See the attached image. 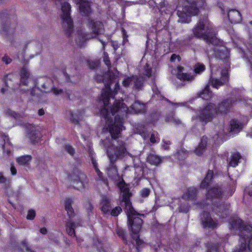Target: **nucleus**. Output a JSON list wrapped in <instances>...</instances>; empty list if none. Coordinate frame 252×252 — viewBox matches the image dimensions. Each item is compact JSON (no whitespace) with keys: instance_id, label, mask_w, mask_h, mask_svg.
Instances as JSON below:
<instances>
[{"instance_id":"f03ea898","label":"nucleus","mask_w":252,"mask_h":252,"mask_svg":"<svg viewBox=\"0 0 252 252\" xmlns=\"http://www.w3.org/2000/svg\"><path fill=\"white\" fill-rule=\"evenodd\" d=\"M118 187L121 193H123L122 205L125 206V211L128 219L129 229L131 232V235L133 240L132 243L135 245L137 250H139L140 248L145 245L144 241L139 237V233L141 229L143 221L137 216L138 214L131 206L129 200L130 193L127 185L122 180L118 183Z\"/></svg>"},{"instance_id":"7ed1b4c3","label":"nucleus","mask_w":252,"mask_h":252,"mask_svg":"<svg viewBox=\"0 0 252 252\" xmlns=\"http://www.w3.org/2000/svg\"><path fill=\"white\" fill-rule=\"evenodd\" d=\"M110 141L105 140L104 145L106 149L107 156L110 160V164L107 168V174L109 177L114 179H119L118 170L115 164L116 161L125 157L127 152L125 143L122 141H117L113 138Z\"/></svg>"},{"instance_id":"423d86ee","label":"nucleus","mask_w":252,"mask_h":252,"mask_svg":"<svg viewBox=\"0 0 252 252\" xmlns=\"http://www.w3.org/2000/svg\"><path fill=\"white\" fill-rule=\"evenodd\" d=\"M236 102L237 100L232 102L231 100H226L220 104L217 108L213 103H210L201 109L196 117L192 118V121L195 124H201V126L205 124L213 119L215 114L225 113Z\"/></svg>"},{"instance_id":"338daca9","label":"nucleus","mask_w":252,"mask_h":252,"mask_svg":"<svg viewBox=\"0 0 252 252\" xmlns=\"http://www.w3.org/2000/svg\"><path fill=\"white\" fill-rule=\"evenodd\" d=\"M44 113V111L43 109L39 110V111H38L39 115L41 116V115H43Z\"/></svg>"},{"instance_id":"603ef678","label":"nucleus","mask_w":252,"mask_h":252,"mask_svg":"<svg viewBox=\"0 0 252 252\" xmlns=\"http://www.w3.org/2000/svg\"><path fill=\"white\" fill-rule=\"evenodd\" d=\"M99 64L98 62H93V61H89L88 62V66L91 68H95Z\"/></svg>"},{"instance_id":"c85d7f7f","label":"nucleus","mask_w":252,"mask_h":252,"mask_svg":"<svg viewBox=\"0 0 252 252\" xmlns=\"http://www.w3.org/2000/svg\"><path fill=\"white\" fill-rule=\"evenodd\" d=\"M69 118L74 124H78V122L82 118V113L80 111L69 112Z\"/></svg>"},{"instance_id":"49530a36","label":"nucleus","mask_w":252,"mask_h":252,"mask_svg":"<svg viewBox=\"0 0 252 252\" xmlns=\"http://www.w3.org/2000/svg\"><path fill=\"white\" fill-rule=\"evenodd\" d=\"M65 150L70 155H73L74 153V150L73 148L69 145H66L64 147Z\"/></svg>"},{"instance_id":"aec40b11","label":"nucleus","mask_w":252,"mask_h":252,"mask_svg":"<svg viewBox=\"0 0 252 252\" xmlns=\"http://www.w3.org/2000/svg\"><path fill=\"white\" fill-rule=\"evenodd\" d=\"M207 143V138L205 136L202 137L198 146L194 150V153L198 156L202 155L205 151Z\"/></svg>"},{"instance_id":"7c9ffc66","label":"nucleus","mask_w":252,"mask_h":252,"mask_svg":"<svg viewBox=\"0 0 252 252\" xmlns=\"http://www.w3.org/2000/svg\"><path fill=\"white\" fill-rule=\"evenodd\" d=\"M32 160L31 156L25 155L17 158L16 161L19 164L21 165H29Z\"/></svg>"},{"instance_id":"9b49d317","label":"nucleus","mask_w":252,"mask_h":252,"mask_svg":"<svg viewBox=\"0 0 252 252\" xmlns=\"http://www.w3.org/2000/svg\"><path fill=\"white\" fill-rule=\"evenodd\" d=\"M70 5L68 2H64L62 3V14H61V18L62 25L68 36L71 35L73 29L72 21L70 16Z\"/></svg>"},{"instance_id":"a878e982","label":"nucleus","mask_w":252,"mask_h":252,"mask_svg":"<svg viewBox=\"0 0 252 252\" xmlns=\"http://www.w3.org/2000/svg\"><path fill=\"white\" fill-rule=\"evenodd\" d=\"M162 161V158L159 156L153 154H150L147 157V161L151 164L158 165Z\"/></svg>"},{"instance_id":"bb28decb","label":"nucleus","mask_w":252,"mask_h":252,"mask_svg":"<svg viewBox=\"0 0 252 252\" xmlns=\"http://www.w3.org/2000/svg\"><path fill=\"white\" fill-rule=\"evenodd\" d=\"M152 90L153 94L152 96V99L158 100H160L164 101H168V100L165 98L160 94V92L156 86L153 85L152 86Z\"/></svg>"},{"instance_id":"a211bd4d","label":"nucleus","mask_w":252,"mask_h":252,"mask_svg":"<svg viewBox=\"0 0 252 252\" xmlns=\"http://www.w3.org/2000/svg\"><path fill=\"white\" fill-rule=\"evenodd\" d=\"M228 18L231 23H239L241 21V15L239 11L236 9H231L227 12Z\"/></svg>"},{"instance_id":"37998d69","label":"nucleus","mask_w":252,"mask_h":252,"mask_svg":"<svg viewBox=\"0 0 252 252\" xmlns=\"http://www.w3.org/2000/svg\"><path fill=\"white\" fill-rule=\"evenodd\" d=\"M122 212V209L120 207H116L113 209L111 212V215L113 216L116 217Z\"/></svg>"},{"instance_id":"393cba45","label":"nucleus","mask_w":252,"mask_h":252,"mask_svg":"<svg viewBox=\"0 0 252 252\" xmlns=\"http://www.w3.org/2000/svg\"><path fill=\"white\" fill-rule=\"evenodd\" d=\"M200 96L203 99L208 100L211 99L212 101H213L215 99V96H214L212 92H211L208 86H206L202 91L200 94Z\"/></svg>"},{"instance_id":"473e14b6","label":"nucleus","mask_w":252,"mask_h":252,"mask_svg":"<svg viewBox=\"0 0 252 252\" xmlns=\"http://www.w3.org/2000/svg\"><path fill=\"white\" fill-rule=\"evenodd\" d=\"M30 74L26 67L22 68L21 71V83L25 86H27V81L29 79Z\"/></svg>"},{"instance_id":"09e8293b","label":"nucleus","mask_w":252,"mask_h":252,"mask_svg":"<svg viewBox=\"0 0 252 252\" xmlns=\"http://www.w3.org/2000/svg\"><path fill=\"white\" fill-rule=\"evenodd\" d=\"M6 113L9 115V116H11L16 119H17L19 117V114L9 109L7 110L6 111Z\"/></svg>"},{"instance_id":"a18cd8bd","label":"nucleus","mask_w":252,"mask_h":252,"mask_svg":"<svg viewBox=\"0 0 252 252\" xmlns=\"http://www.w3.org/2000/svg\"><path fill=\"white\" fill-rule=\"evenodd\" d=\"M150 190L149 189L144 188L140 191V195L142 197H147L149 196Z\"/></svg>"},{"instance_id":"f704fd0d","label":"nucleus","mask_w":252,"mask_h":252,"mask_svg":"<svg viewBox=\"0 0 252 252\" xmlns=\"http://www.w3.org/2000/svg\"><path fill=\"white\" fill-rule=\"evenodd\" d=\"M13 32V29L9 28V26L7 25H3L0 30V34L4 37H6Z\"/></svg>"},{"instance_id":"c756f323","label":"nucleus","mask_w":252,"mask_h":252,"mask_svg":"<svg viewBox=\"0 0 252 252\" xmlns=\"http://www.w3.org/2000/svg\"><path fill=\"white\" fill-rule=\"evenodd\" d=\"M72 202V200L70 198H66L64 201L65 209L69 217H72L74 214L73 209L71 206Z\"/></svg>"},{"instance_id":"39448f33","label":"nucleus","mask_w":252,"mask_h":252,"mask_svg":"<svg viewBox=\"0 0 252 252\" xmlns=\"http://www.w3.org/2000/svg\"><path fill=\"white\" fill-rule=\"evenodd\" d=\"M230 229L239 231L240 245L236 247L233 252H251L252 251V226L243 224L242 220L235 217L230 221Z\"/></svg>"},{"instance_id":"72a5a7b5","label":"nucleus","mask_w":252,"mask_h":252,"mask_svg":"<svg viewBox=\"0 0 252 252\" xmlns=\"http://www.w3.org/2000/svg\"><path fill=\"white\" fill-rule=\"evenodd\" d=\"M133 130L135 133L139 134L144 139L146 137L147 134L146 133L145 128L143 125L139 124L135 125Z\"/></svg>"},{"instance_id":"5fc2aeb1","label":"nucleus","mask_w":252,"mask_h":252,"mask_svg":"<svg viewBox=\"0 0 252 252\" xmlns=\"http://www.w3.org/2000/svg\"><path fill=\"white\" fill-rule=\"evenodd\" d=\"M170 144V142L169 141H167V140H163L162 141V147L165 149V150H167L169 146V145Z\"/></svg>"},{"instance_id":"2f4dec72","label":"nucleus","mask_w":252,"mask_h":252,"mask_svg":"<svg viewBox=\"0 0 252 252\" xmlns=\"http://www.w3.org/2000/svg\"><path fill=\"white\" fill-rule=\"evenodd\" d=\"M241 158V156L239 153H235L233 154L231 157L229 165L233 167H236L238 165Z\"/></svg>"},{"instance_id":"680f3d73","label":"nucleus","mask_w":252,"mask_h":252,"mask_svg":"<svg viewBox=\"0 0 252 252\" xmlns=\"http://www.w3.org/2000/svg\"><path fill=\"white\" fill-rule=\"evenodd\" d=\"M186 104V103H172L173 107H174L175 108L185 106Z\"/></svg>"},{"instance_id":"e433bc0d","label":"nucleus","mask_w":252,"mask_h":252,"mask_svg":"<svg viewBox=\"0 0 252 252\" xmlns=\"http://www.w3.org/2000/svg\"><path fill=\"white\" fill-rule=\"evenodd\" d=\"M92 163L93 165V166L95 170V172L98 177L99 180L103 181L105 182V181L103 180L102 173L98 169L97 167L96 161L93 157L92 158Z\"/></svg>"},{"instance_id":"4be33fe9","label":"nucleus","mask_w":252,"mask_h":252,"mask_svg":"<svg viewBox=\"0 0 252 252\" xmlns=\"http://www.w3.org/2000/svg\"><path fill=\"white\" fill-rule=\"evenodd\" d=\"M86 176L83 174H80L79 180L74 181L73 186L74 188L78 190H81L85 188L86 183Z\"/></svg>"},{"instance_id":"f8f14e48","label":"nucleus","mask_w":252,"mask_h":252,"mask_svg":"<svg viewBox=\"0 0 252 252\" xmlns=\"http://www.w3.org/2000/svg\"><path fill=\"white\" fill-rule=\"evenodd\" d=\"M228 80V73L226 70H217L215 71L214 67L211 66V76L210 82L212 86L218 89L224 84Z\"/></svg>"},{"instance_id":"0e129e2a","label":"nucleus","mask_w":252,"mask_h":252,"mask_svg":"<svg viewBox=\"0 0 252 252\" xmlns=\"http://www.w3.org/2000/svg\"><path fill=\"white\" fill-rule=\"evenodd\" d=\"M40 233H42V234H45L47 233V229L45 228H41L40 230Z\"/></svg>"},{"instance_id":"8fccbe9b","label":"nucleus","mask_w":252,"mask_h":252,"mask_svg":"<svg viewBox=\"0 0 252 252\" xmlns=\"http://www.w3.org/2000/svg\"><path fill=\"white\" fill-rule=\"evenodd\" d=\"M116 232L120 237H121L123 239V240H125V233L122 229L117 228Z\"/></svg>"},{"instance_id":"bf43d9fd","label":"nucleus","mask_w":252,"mask_h":252,"mask_svg":"<svg viewBox=\"0 0 252 252\" xmlns=\"http://www.w3.org/2000/svg\"><path fill=\"white\" fill-rule=\"evenodd\" d=\"M207 251L208 252H217V247L216 246H213L210 247V246L207 247Z\"/></svg>"},{"instance_id":"412c9836","label":"nucleus","mask_w":252,"mask_h":252,"mask_svg":"<svg viewBox=\"0 0 252 252\" xmlns=\"http://www.w3.org/2000/svg\"><path fill=\"white\" fill-rule=\"evenodd\" d=\"M196 193V189L195 188H189L185 190L182 198L185 200H192L195 197Z\"/></svg>"},{"instance_id":"6e6552de","label":"nucleus","mask_w":252,"mask_h":252,"mask_svg":"<svg viewBox=\"0 0 252 252\" xmlns=\"http://www.w3.org/2000/svg\"><path fill=\"white\" fill-rule=\"evenodd\" d=\"M205 6L204 0H180L177 6V15L179 22L188 23L190 17L195 16Z\"/></svg>"},{"instance_id":"5701e85b","label":"nucleus","mask_w":252,"mask_h":252,"mask_svg":"<svg viewBox=\"0 0 252 252\" xmlns=\"http://www.w3.org/2000/svg\"><path fill=\"white\" fill-rule=\"evenodd\" d=\"M154 3L157 7H158L161 13L162 14L163 12L167 14L170 15L171 12L170 10L164 9L165 6L164 0H152L150 1V4L152 5V3Z\"/></svg>"},{"instance_id":"de8ad7c7","label":"nucleus","mask_w":252,"mask_h":252,"mask_svg":"<svg viewBox=\"0 0 252 252\" xmlns=\"http://www.w3.org/2000/svg\"><path fill=\"white\" fill-rule=\"evenodd\" d=\"M9 182V180L5 177L2 173L0 172V184H6Z\"/></svg>"},{"instance_id":"b1692460","label":"nucleus","mask_w":252,"mask_h":252,"mask_svg":"<svg viewBox=\"0 0 252 252\" xmlns=\"http://www.w3.org/2000/svg\"><path fill=\"white\" fill-rule=\"evenodd\" d=\"M213 177V171L209 170L204 179L202 181L200 187L202 189L206 188L211 183Z\"/></svg>"},{"instance_id":"f3484780","label":"nucleus","mask_w":252,"mask_h":252,"mask_svg":"<svg viewBox=\"0 0 252 252\" xmlns=\"http://www.w3.org/2000/svg\"><path fill=\"white\" fill-rule=\"evenodd\" d=\"M0 148L2 150L3 153L6 152L7 154L10 153L12 146L7 136L0 137Z\"/></svg>"},{"instance_id":"ddd939ff","label":"nucleus","mask_w":252,"mask_h":252,"mask_svg":"<svg viewBox=\"0 0 252 252\" xmlns=\"http://www.w3.org/2000/svg\"><path fill=\"white\" fill-rule=\"evenodd\" d=\"M243 127V124L242 123L236 120H233L230 122V128L227 129L226 131L224 129L223 126H219L218 128H219V131L214 138L217 141L224 140L223 137L225 134L230 132H239Z\"/></svg>"},{"instance_id":"2eb2a0df","label":"nucleus","mask_w":252,"mask_h":252,"mask_svg":"<svg viewBox=\"0 0 252 252\" xmlns=\"http://www.w3.org/2000/svg\"><path fill=\"white\" fill-rule=\"evenodd\" d=\"M214 54H211L208 53L209 56H214L217 58L220 59H226L229 55V50L224 46H216L214 48Z\"/></svg>"},{"instance_id":"f257e3e1","label":"nucleus","mask_w":252,"mask_h":252,"mask_svg":"<svg viewBox=\"0 0 252 252\" xmlns=\"http://www.w3.org/2000/svg\"><path fill=\"white\" fill-rule=\"evenodd\" d=\"M103 55V61L109 70L110 62L108 54L104 52ZM118 74L117 70L114 72H110L109 70L104 76L97 75L95 77L96 81H102L105 86L99 101V103L103 106V108L100 110V115L106 122L103 131L108 132L114 139L118 138L120 132L125 129L123 124L126 114L142 113L145 109V105L138 101H135L128 108L125 103L122 102L123 100H117L115 98L113 106L108 110V104L110 99H114L115 95L119 92L123 94V91H120L119 83L115 81Z\"/></svg>"},{"instance_id":"6ab92c4d","label":"nucleus","mask_w":252,"mask_h":252,"mask_svg":"<svg viewBox=\"0 0 252 252\" xmlns=\"http://www.w3.org/2000/svg\"><path fill=\"white\" fill-rule=\"evenodd\" d=\"M79 5L80 11L82 14L87 15L91 12L90 4L86 0H75Z\"/></svg>"},{"instance_id":"052dcab7","label":"nucleus","mask_w":252,"mask_h":252,"mask_svg":"<svg viewBox=\"0 0 252 252\" xmlns=\"http://www.w3.org/2000/svg\"><path fill=\"white\" fill-rule=\"evenodd\" d=\"M10 171L12 175H15L17 173V170L13 165L11 166Z\"/></svg>"},{"instance_id":"13d9d810","label":"nucleus","mask_w":252,"mask_h":252,"mask_svg":"<svg viewBox=\"0 0 252 252\" xmlns=\"http://www.w3.org/2000/svg\"><path fill=\"white\" fill-rule=\"evenodd\" d=\"M244 194L245 195L247 194L250 195V196H252V189L251 188H247L245 190Z\"/></svg>"},{"instance_id":"a19ab883","label":"nucleus","mask_w":252,"mask_h":252,"mask_svg":"<svg viewBox=\"0 0 252 252\" xmlns=\"http://www.w3.org/2000/svg\"><path fill=\"white\" fill-rule=\"evenodd\" d=\"M205 65L200 63H197L194 66V71L195 74H200L205 70Z\"/></svg>"},{"instance_id":"ea45409f","label":"nucleus","mask_w":252,"mask_h":252,"mask_svg":"<svg viewBox=\"0 0 252 252\" xmlns=\"http://www.w3.org/2000/svg\"><path fill=\"white\" fill-rule=\"evenodd\" d=\"M188 153L187 150L181 149L175 155V157L179 159H183L187 157Z\"/></svg>"},{"instance_id":"3c124183","label":"nucleus","mask_w":252,"mask_h":252,"mask_svg":"<svg viewBox=\"0 0 252 252\" xmlns=\"http://www.w3.org/2000/svg\"><path fill=\"white\" fill-rule=\"evenodd\" d=\"M157 133H153L151 135V138H150V141L152 143H155L158 141V139L157 137Z\"/></svg>"},{"instance_id":"4c0bfd02","label":"nucleus","mask_w":252,"mask_h":252,"mask_svg":"<svg viewBox=\"0 0 252 252\" xmlns=\"http://www.w3.org/2000/svg\"><path fill=\"white\" fill-rule=\"evenodd\" d=\"M76 227V224L68 222L66 225V232L68 234L71 236H75L74 228Z\"/></svg>"},{"instance_id":"c03bdc74","label":"nucleus","mask_w":252,"mask_h":252,"mask_svg":"<svg viewBox=\"0 0 252 252\" xmlns=\"http://www.w3.org/2000/svg\"><path fill=\"white\" fill-rule=\"evenodd\" d=\"M35 216V212L33 210H30L28 212V215L27 216V219L28 220H33Z\"/></svg>"},{"instance_id":"6e6d98bb","label":"nucleus","mask_w":252,"mask_h":252,"mask_svg":"<svg viewBox=\"0 0 252 252\" xmlns=\"http://www.w3.org/2000/svg\"><path fill=\"white\" fill-rule=\"evenodd\" d=\"M52 91L55 95L60 94L63 93V90L57 88H53Z\"/></svg>"},{"instance_id":"c9c22d12","label":"nucleus","mask_w":252,"mask_h":252,"mask_svg":"<svg viewBox=\"0 0 252 252\" xmlns=\"http://www.w3.org/2000/svg\"><path fill=\"white\" fill-rule=\"evenodd\" d=\"M20 249L18 250V252H24L25 250L26 252H34L32 251L28 246V243L26 240L22 241L20 243Z\"/></svg>"},{"instance_id":"774afa93","label":"nucleus","mask_w":252,"mask_h":252,"mask_svg":"<svg viewBox=\"0 0 252 252\" xmlns=\"http://www.w3.org/2000/svg\"><path fill=\"white\" fill-rule=\"evenodd\" d=\"M248 61L250 62V63L251 64L252 67V55L250 57V58L248 59Z\"/></svg>"},{"instance_id":"58836bf2","label":"nucleus","mask_w":252,"mask_h":252,"mask_svg":"<svg viewBox=\"0 0 252 252\" xmlns=\"http://www.w3.org/2000/svg\"><path fill=\"white\" fill-rule=\"evenodd\" d=\"M30 127L32 129L30 133H28V137L30 139V140H31V141L32 142V143H35V142H36L37 140H36L37 138H38V136H36L37 135V132L35 130H34V127L33 126H30Z\"/></svg>"},{"instance_id":"0eeeda50","label":"nucleus","mask_w":252,"mask_h":252,"mask_svg":"<svg viewBox=\"0 0 252 252\" xmlns=\"http://www.w3.org/2000/svg\"><path fill=\"white\" fill-rule=\"evenodd\" d=\"M142 66L139 69V78L137 76H132L125 78L122 82L124 87H132L133 89H139L142 86L144 81L147 78H153L157 72V63L151 64L150 62L146 63L144 58L141 60Z\"/></svg>"},{"instance_id":"dca6fc26","label":"nucleus","mask_w":252,"mask_h":252,"mask_svg":"<svg viewBox=\"0 0 252 252\" xmlns=\"http://www.w3.org/2000/svg\"><path fill=\"white\" fill-rule=\"evenodd\" d=\"M201 220L204 227L214 228L217 226L218 223L214 221L210 216L207 213L201 215Z\"/></svg>"},{"instance_id":"79ce46f5","label":"nucleus","mask_w":252,"mask_h":252,"mask_svg":"<svg viewBox=\"0 0 252 252\" xmlns=\"http://www.w3.org/2000/svg\"><path fill=\"white\" fill-rule=\"evenodd\" d=\"M166 121L168 122L175 123L178 124L180 123V121L179 119L176 118L174 117V114H172L171 116H168L166 118Z\"/></svg>"},{"instance_id":"1a4fd4ad","label":"nucleus","mask_w":252,"mask_h":252,"mask_svg":"<svg viewBox=\"0 0 252 252\" xmlns=\"http://www.w3.org/2000/svg\"><path fill=\"white\" fill-rule=\"evenodd\" d=\"M192 32L196 37L202 38L207 43L218 45L220 42L215 30L206 17L199 20Z\"/></svg>"},{"instance_id":"4d7b16f0","label":"nucleus","mask_w":252,"mask_h":252,"mask_svg":"<svg viewBox=\"0 0 252 252\" xmlns=\"http://www.w3.org/2000/svg\"><path fill=\"white\" fill-rule=\"evenodd\" d=\"M2 61L3 62L5 63L6 64H9L11 63V60L7 56H4L2 59Z\"/></svg>"},{"instance_id":"20e7f679","label":"nucleus","mask_w":252,"mask_h":252,"mask_svg":"<svg viewBox=\"0 0 252 252\" xmlns=\"http://www.w3.org/2000/svg\"><path fill=\"white\" fill-rule=\"evenodd\" d=\"M235 189L224 190L220 186L217 185L210 189L207 192V198L212 201L211 215L215 213L219 217L224 218L228 213L229 205L223 204L222 200L231 196L235 191Z\"/></svg>"},{"instance_id":"69168bd1","label":"nucleus","mask_w":252,"mask_h":252,"mask_svg":"<svg viewBox=\"0 0 252 252\" xmlns=\"http://www.w3.org/2000/svg\"><path fill=\"white\" fill-rule=\"evenodd\" d=\"M112 45L115 50L119 47L118 44L117 43L113 42Z\"/></svg>"},{"instance_id":"e2e57ef3","label":"nucleus","mask_w":252,"mask_h":252,"mask_svg":"<svg viewBox=\"0 0 252 252\" xmlns=\"http://www.w3.org/2000/svg\"><path fill=\"white\" fill-rule=\"evenodd\" d=\"M122 32H123L124 42H125L127 41V35H126V31L124 29L122 30Z\"/></svg>"},{"instance_id":"9d476101","label":"nucleus","mask_w":252,"mask_h":252,"mask_svg":"<svg viewBox=\"0 0 252 252\" xmlns=\"http://www.w3.org/2000/svg\"><path fill=\"white\" fill-rule=\"evenodd\" d=\"M90 24L92 26L93 32L92 34H86L82 31H78L76 32V42L80 47L83 46V43L87 39L94 38L103 32V26L101 22L91 21Z\"/></svg>"},{"instance_id":"864d4df0","label":"nucleus","mask_w":252,"mask_h":252,"mask_svg":"<svg viewBox=\"0 0 252 252\" xmlns=\"http://www.w3.org/2000/svg\"><path fill=\"white\" fill-rule=\"evenodd\" d=\"M181 60V58L179 56L177 55L176 54H173L170 58V61L172 62H175L177 60L178 62H179Z\"/></svg>"},{"instance_id":"4468645a","label":"nucleus","mask_w":252,"mask_h":252,"mask_svg":"<svg viewBox=\"0 0 252 252\" xmlns=\"http://www.w3.org/2000/svg\"><path fill=\"white\" fill-rule=\"evenodd\" d=\"M172 73L182 81H191L194 77L193 75L186 73L184 68L181 66H178L176 69L173 70Z\"/></svg>"},{"instance_id":"cd10ccee","label":"nucleus","mask_w":252,"mask_h":252,"mask_svg":"<svg viewBox=\"0 0 252 252\" xmlns=\"http://www.w3.org/2000/svg\"><path fill=\"white\" fill-rule=\"evenodd\" d=\"M101 208L102 211L104 213H107L110 210V205L109 198L105 196H103L101 198Z\"/></svg>"}]
</instances>
